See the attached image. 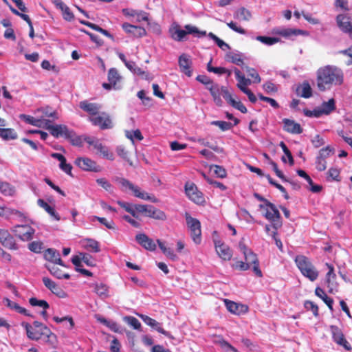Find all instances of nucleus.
<instances>
[{
  "label": "nucleus",
  "instance_id": "4d7b16f0",
  "mask_svg": "<svg viewBox=\"0 0 352 352\" xmlns=\"http://www.w3.org/2000/svg\"><path fill=\"white\" fill-rule=\"evenodd\" d=\"M135 208L139 214H142L146 217H148L151 209H152L151 205H144V204H135Z\"/></svg>",
  "mask_w": 352,
  "mask_h": 352
},
{
  "label": "nucleus",
  "instance_id": "423d86ee",
  "mask_svg": "<svg viewBox=\"0 0 352 352\" xmlns=\"http://www.w3.org/2000/svg\"><path fill=\"white\" fill-rule=\"evenodd\" d=\"M185 219L193 242L195 244H200L201 242L200 221L197 219L192 217L188 213H186Z\"/></svg>",
  "mask_w": 352,
  "mask_h": 352
},
{
  "label": "nucleus",
  "instance_id": "f704fd0d",
  "mask_svg": "<svg viewBox=\"0 0 352 352\" xmlns=\"http://www.w3.org/2000/svg\"><path fill=\"white\" fill-rule=\"evenodd\" d=\"M22 326L25 327L28 337L31 340H38L41 338L42 333L28 323H23Z\"/></svg>",
  "mask_w": 352,
  "mask_h": 352
},
{
  "label": "nucleus",
  "instance_id": "2eb2a0df",
  "mask_svg": "<svg viewBox=\"0 0 352 352\" xmlns=\"http://www.w3.org/2000/svg\"><path fill=\"white\" fill-rule=\"evenodd\" d=\"M224 303L227 309L234 314L240 315L245 314L248 311V307L247 305L236 303L228 299H225Z\"/></svg>",
  "mask_w": 352,
  "mask_h": 352
},
{
  "label": "nucleus",
  "instance_id": "393cba45",
  "mask_svg": "<svg viewBox=\"0 0 352 352\" xmlns=\"http://www.w3.org/2000/svg\"><path fill=\"white\" fill-rule=\"evenodd\" d=\"M122 13L125 16L135 17V21L138 22L148 21L147 13L144 11H138L132 9H123Z\"/></svg>",
  "mask_w": 352,
  "mask_h": 352
},
{
  "label": "nucleus",
  "instance_id": "774afa93",
  "mask_svg": "<svg viewBox=\"0 0 352 352\" xmlns=\"http://www.w3.org/2000/svg\"><path fill=\"white\" fill-rule=\"evenodd\" d=\"M96 182L98 185H100L107 191H111L112 190V185L104 178L97 179Z\"/></svg>",
  "mask_w": 352,
  "mask_h": 352
},
{
  "label": "nucleus",
  "instance_id": "4468645a",
  "mask_svg": "<svg viewBox=\"0 0 352 352\" xmlns=\"http://www.w3.org/2000/svg\"><path fill=\"white\" fill-rule=\"evenodd\" d=\"M338 27L344 33L352 30V19L348 14H340L336 18Z\"/></svg>",
  "mask_w": 352,
  "mask_h": 352
},
{
  "label": "nucleus",
  "instance_id": "a19ab883",
  "mask_svg": "<svg viewBox=\"0 0 352 352\" xmlns=\"http://www.w3.org/2000/svg\"><path fill=\"white\" fill-rule=\"evenodd\" d=\"M256 41H258L266 45H273L279 41L278 38L265 36H257L256 38Z\"/></svg>",
  "mask_w": 352,
  "mask_h": 352
},
{
  "label": "nucleus",
  "instance_id": "4c0bfd02",
  "mask_svg": "<svg viewBox=\"0 0 352 352\" xmlns=\"http://www.w3.org/2000/svg\"><path fill=\"white\" fill-rule=\"evenodd\" d=\"M94 292L102 299L107 298L109 296L108 287L102 283H96L94 285Z\"/></svg>",
  "mask_w": 352,
  "mask_h": 352
},
{
  "label": "nucleus",
  "instance_id": "aec40b11",
  "mask_svg": "<svg viewBox=\"0 0 352 352\" xmlns=\"http://www.w3.org/2000/svg\"><path fill=\"white\" fill-rule=\"evenodd\" d=\"M135 239L139 244H140L144 248L149 251H153L156 248V245L153 241L145 234H138L135 236Z\"/></svg>",
  "mask_w": 352,
  "mask_h": 352
},
{
  "label": "nucleus",
  "instance_id": "e433bc0d",
  "mask_svg": "<svg viewBox=\"0 0 352 352\" xmlns=\"http://www.w3.org/2000/svg\"><path fill=\"white\" fill-rule=\"evenodd\" d=\"M95 318L97 320V321L103 324L104 325L109 328L111 331L114 332L119 331V326L116 322L112 320H108L100 315H96Z\"/></svg>",
  "mask_w": 352,
  "mask_h": 352
},
{
  "label": "nucleus",
  "instance_id": "20e7f679",
  "mask_svg": "<svg viewBox=\"0 0 352 352\" xmlns=\"http://www.w3.org/2000/svg\"><path fill=\"white\" fill-rule=\"evenodd\" d=\"M240 251L243 254L245 261L248 264L250 268L252 265V270L254 274L258 276L262 277L263 274L259 268V261L257 255L249 249L242 241L239 244Z\"/></svg>",
  "mask_w": 352,
  "mask_h": 352
},
{
  "label": "nucleus",
  "instance_id": "6e6d98bb",
  "mask_svg": "<svg viewBox=\"0 0 352 352\" xmlns=\"http://www.w3.org/2000/svg\"><path fill=\"white\" fill-rule=\"evenodd\" d=\"M21 118L27 123L32 124L33 126L38 127V126H41L39 124V119L40 118H35L31 116L28 115H21Z\"/></svg>",
  "mask_w": 352,
  "mask_h": 352
},
{
  "label": "nucleus",
  "instance_id": "c03bdc74",
  "mask_svg": "<svg viewBox=\"0 0 352 352\" xmlns=\"http://www.w3.org/2000/svg\"><path fill=\"white\" fill-rule=\"evenodd\" d=\"M236 17L239 20L249 21L252 17V14L248 10L241 8L236 12Z\"/></svg>",
  "mask_w": 352,
  "mask_h": 352
},
{
  "label": "nucleus",
  "instance_id": "412c9836",
  "mask_svg": "<svg viewBox=\"0 0 352 352\" xmlns=\"http://www.w3.org/2000/svg\"><path fill=\"white\" fill-rule=\"evenodd\" d=\"M122 27L126 33L131 34L135 37H142L146 34V30L140 26L124 23L122 24Z\"/></svg>",
  "mask_w": 352,
  "mask_h": 352
},
{
  "label": "nucleus",
  "instance_id": "4be33fe9",
  "mask_svg": "<svg viewBox=\"0 0 352 352\" xmlns=\"http://www.w3.org/2000/svg\"><path fill=\"white\" fill-rule=\"evenodd\" d=\"M43 283L47 289L57 296L60 298L65 297V294L64 291L54 281L48 277H43Z\"/></svg>",
  "mask_w": 352,
  "mask_h": 352
},
{
  "label": "nucleus",
  "instance_id": "e2e57ef3",
  "mask_svg": "<svg viewBox=\"0 0 352 352\" xmlns=\"http://www.w3.org/2000/svg\"><path fill=\"white\" fill-rule=\"evenodd\" d=\"M116 152L118 155L123 158L124 160H126L128 162H129L130 165H132V162H130V160L128 158V151H126L125 148L123 146H118L116 148Z\"/></svg>",
  "mask_w": 352,
  "mask_h": 352
},
{
  "label": "nucleus",
  "instance_id": "49530a36",
  "mask_svg": "<svg viewBox=\"0 0 352 352\" xmlns=\"http://www.w3.org/2000/svg\"><path fill=\"white\" fill-rule=\"evenodd\" d=\"M208 36L211 39H212L221 50L225 51L230 49V46L227 43H226L223 41L218 38L213 33L210 32Z\"/></svg>",
  "mask_w": 352,
  "mask_h": 352
},
{
  "label": "nucleus",
  "instance_id": "ddd939ff",
  "mask_svg": "<svg viewBox=\"0 0 352 352\" xmlns=\"http://www.w3.org/2000/svg\"><path fill=\"white\" fill-rule=\"evenodd\" d=\"M215 250L218 256L223 261H230L232 256V251L228 245L221 241H214Z\"/></svg>",
  "mask_w": 352,
  "mask_h": 352
},
{
  "label": "nucleus",
  "instance_id": "69168bd1",
  "mask_svg": "<svg viewBox=\"0 0 352 352\" xmlns=\"http://www.w3.org/2000/svg\"><path fill=\"white\" fill-rule=\"evenodd\" d=\"M303 113L305 116L309 118H319L322 116L319 107L316 108L314 110H309L305 109L303 110Z\"/></svg>",
  "mask_w": 352,
  "mask_h": 352
},
{
  "label": "nucleus",
  "instance_id": "dca6fc26",
  "mask_svg": "<svg viewBox=\"0 0 352 352\" xmlns=\"http://www.w3.org/2000/svg\"><path fill=\"white\" fill-rule=\"evenodd\" d=\"M333 340L338 344L342 346L346 350L351 351L352 349L351 344L344 338L343 333L336 327H331Z\"/></svg>",
  "mask_w": 352,
  "mask_h": 352
},
{
  "label": "nucleus",
  "instance_id": "a211bd4d",
  "mask_svg": "<svg viewBox=\"0 0 352 352\" xmlns=\"http://www.w3.org/2000/svg\"><path fill=\"white\" fill-rule=\"evenodd\" d=\"M121 79V76L115 68H111L108 72L109 83H103L102 87L105 89H116V83Z\"/></svg>",
  "mask_w": 352,
  "mask_h": 352
},
{
  "label": "nucleus",
  "instance_id": "13d9d810",
  "mask_svg": "<svg viewBox=\"0 0 352 352\" xmlns=\"http://www.w3.org/2000/svg\"><path fill=\"white\" fill-rule=\"evenodd\" d=\"M28 248L34 253H40L43 249V243L41 241H32L28 245Z\"/></svg>",
  "mask_w": 352,
  "mask_h": 352
},
{
  "label": "nucleus",
  "instance_id": "6e6552de",
  "mask_svg": "<svg viewBox=\"0 0 352 352\" xmlns=\"http://www.w3.org/2000/svg\"><path fill=\"white\" fill-rule=\"evenodd\" d=\"M185 192L190 200L198 205H203L205 202V197L197 186L192 182H187L185 184Z\"/></svg>",
  "mask_w": 352,
  "mask_h": 352
},
{
  "label": "nucleus",
  "instance_id": "b1692460",
  "mask_svg": "<svg viewBox=\"0 0 352 352\" xmlns=\"http://www.w3.org/2000/svg\"><path fill=\"white\" fill-rule=\"evenodd\" d=\"M130 190L133 192V195L135 197L139 199L150 201L152 203H157L158 201L157 199L154 195H149L146 192L141 190V189L138 186H135L134 184L133 188H131Z\"/></svg>",
  "mask_w": 352,
  "mask_h": 352
},
{
  "label": "nucleus",
  "instance_id": "680f3d73",
  "mask_svg": "<svg viewBox=\"0 0 352 352\" xmlns=\"http://www.w3.org/2000/svg\"><path fill=\"white\" fill-rule=\"evenodd\" d=\"M118 182L121 186V189L122 191H126L127 190H131V188H133V184L126 179L120 178L118 179Z\"/></svg>",
  "mask_w": 352,
  "mask_h": 352
},
{
  "label": "nucleus",
  "instance_id": "f8f14e48",
  "mask_svg": "<svg viewBox=\"0 0 352 352\" xmlns=\"http://www.w3.org/2000/svg\"><path fill=\"white\" fill-rule=\"evenodd\" d=\"M0 243L10 250H16L18 249V245L14 237L6 229H0Z\"/></svg>",
  "mask_w": 352,
  "mask_h": 352
},
{
  "label": "nucleus",
  "instance_id": "052dcab7",
  "mask_svg": "<svg viewBox=\"0 0 352 352\" xmlns=\"http://www.w3.org/2000/svg\"><path fill=\"white\" fill-rule=\"evenodd\" d=\"M263 88L267 94L275 93L278 90V86L271 81L264 83Z\"/></svg>",
  "mask_w": 352,
  "mask_h": 352
},
{
  "label": "nucleus",
  "instance_id": "5fc2aeb1",
  "mask_svg": "<svg viewBox=\"0 0 352 352\" xmlns=\"http://www.w3.org/2000/svg\"><path fill=\"white\" fill-rule=\"evenodd\" d=\"M245 72L249 76L254 79L253 82L259 83L261 82V77L256 69H254V68L246 67Z\"/></svg>",
  "mask_w": 352,
  "mask_h": 352
},
{
  "label": "nucleus",
  "instance_id": "603ef678",
  "mask_svg": "<svg viewBox=\"0 0 352 352\" xmlns=\"http://www.w3.org/2000/svg\"><path fill=\"white\" fill-rule=\"evenodd\" d=\"M327 179L329 181L340 180V170L336 168H331L327 172Z\"/></svg>",
  "mask_w": 352,
  "mask_h": 352
},
{
  "label": "nucleus",
  "instance_id": "0eeeda50",
  "mask_svg": "<svg viewBox=\"0 0 352 352\" xmlns=\"http://www.w3.org/2000/svg\"><path fill=\"white\" fill-rule=\"evenodd\" d=\"M260 208L265 210V217L271 221L274 229L277 230L278 227L280 226V214L275 205L266 201V204L265 205H260Z\"/></svg>",
  "mask_w": 352,
  "mask_h": 352
},
{
  "label": "nucleus",
  "instance_id": "c85d7f7f",
  "mask_svg": "<svg viewBox=\"0 0 352 352\" xmlns=\"http://www.w3.org/2000/svg\"><path fill=\"white\" fill-rule=\"evenodd\" d=\"M50 133L55 138L65 137L69 138L71 132L65 125L57 124L54 125Z\"/></svg>",
  "mask_w": 352,
  "mask_h": 352
},
{
  "label": "nucleus",
  "instance_id": "72a5a7b5",
  "mask_svg": "<svg viewBox=\"0 0 352 352\" xmlns=\"http://www.w3.org/2000/svg\"><path fill=\"white\" fill-rule=\"evenodd\" d=\"M315 294L324 301L331 311H333V300L328 297L322 288L317 287L315 289Z\"/></svg>",
  "mask_w": 352,
  "mask_h": 352
},
{
  "label": "nucleus",
  "instance_id": "f257e3e1",
  "mask_svg": "<svg viewBox=\"0 0 352 352\" xmlns=\"http://www.w3.org/2000/svg\"><path fill=\"white\" fill-rule=\"evenodd\" d=\"M316 81L320 91L329 90L333 86H340L343 83L344 73L338 67L327 65L317 70Z\"/></svg>",
  "mask_w": 352,
  "mask_h": 352
},
{
  "label": "nucleus",
  "instance_id": "de8ad7c7",
  "mask_svg": "<svg viewBox=\"0 0 352 352\" xmlns=\"http://www.w3.org/2000/svg\"><path fill=\"white\" fill-rule=\"evenodd\" d=\"M30 304L33 307H40L43 308V309H47L49 308L50 305L47 301L44 300H38L36 298H31L29 300Z\"/></svg>",
  "mask_w": 352,
  "mask_h": 352
},
{
  "label": "nucleus",
  "instance_id": "338daca9",
  "mask_svg": "<svg viewBox=\"0 0 352 352\" xmlns=\"http://www.w3.org/2000/svg\"><path fill=\"white\" fill-rule=\"evenodd\" d=\"M334 6L336 8H339L344 11H349L350 8L349 6L348 0H336L334 3Z\"/></svg>",
  "mask_w": 352,
  "mask_h": 352
},
{
  "label": "nucleus",
  "instance_id": "7ed1b4c3",
  "mask_svg": "<svg viewBox=\"0 0 352 352\" xmlns=\"http://www.w3.org/2000/svg\"><path fill=\"white\" fill-rule=\"evenodd\" d=\"M84 140L85 142L89 144L90 150L95 154L111 161L114 160L113 153L111 152L109 148L104 145L99 140L91 137H86Z\"/></svg>",
  "mask_w": 352,
  "mask_h": 352
},
{
  "label": "nucleus",
  "instance_id": "a878e982",
  "mask_svg": "<svg viewBox=\"0 0 352 352\" xmlns=\"http://www.w3.org/2000/svg\"><path fill=\"white\" fill-rule=\"evenodd\" d=\"M234 74L238 81L237 87L243 92V90H248V88L247 87L251 85L252 80L249 78H246L238 69H235Z\"/></svg>",
  "mask_w": 352,
  "mask_h": 352
},
{
  "label": "nucleus",
  "instance_id": "1a4fd4ad",
  "mask_svg": "<svg viewBox=\"0 0 352 352\" xmlns=\"http://www.w3.org/2000/svg\"><path fill=\"white\" fill-rule=\"evenodd\" d=\"M14 235L23 241H28L33 238L35 230L29 225H16L11 229Z\"/></svg>",
  "mask_w": 352,
  "mask_h": 352
},
{
  "label": "nucleus",
  "instance_id": "ea45409f",
  "mask_svg": "<svg viewBox=\"0 0 352 352\" xmlns=\"http://www.w3.org/2000/svg\"><path fill=\"white\" fill-rule=\"evenodd\" d=\"M148 217L162 221H164L166 219V214L163 211L157 209L153 206H152V209H151Z\"/></svg>",
  "mask_w": 352,
  "mask_h": 352
},
{
  "label": "nucleus",
  "instance_id": "39448f33",
  "mask_svg": "<svg viewBox=\"0 0 352 352\" xmlns=\"http://www.w3.org/2000/svg\"><path fill=\"white\" fill-rule=\"evenodd\" d=\"M184 29L175 28L172 33V38L175 41H182L185 39L187 34H192L198 38L204 36L206 34L205 31H200L197 27L192 25H186Z\"/></svg>",
  "mask_w": 352,
  "mask_h": 352
},
{
  "label": "nucleus",
  "instance_id": "bf43d9fd",
  "mask_svg": "<svg viewBox=\"0 0 352 352\" xmlns=\"http://www.w3.org/2000/svg\"><path fill=\"white\" fill-rule=\"evenodd\" d=\"M124 320L134 329H140L141 327L140 321L133 316H126L124 318Z\"/></svg>",
  "mask_w": 352,
  "mask_h": 352
},
{
  "label": "nucleus",
  "instance_id": "f03ea898",
  "mask_svg": "<svg viewBox=\"0 0 352 352\" xmlns=\"http://www.w3.org/2000/svg\"><path fill=\"white\" fill-rule=\"evenodd\" d=\"M294 261L297 267L305 278L311 282L318 279L319 272L309 258L304 255H298Z\"/></svg>",
  "mask_w": 352,
  "mask_h": 352
},
{
  "label": "nucleus",
  "instance_id": "37998d69",
  "mask_svg": "<svg viewBox=\"0 0 352 352\" xmlns=\"http://www.w3.org/2000/svg\"><path fill=\"white\" fill-rule=\"evenodd\" d=\"M210 124L218 126L223 131H228L233 126L232 123L221 120L212 121Z\"/></svg>",
  "mask_w": 352,
  "mask_h": 352
},
{
  "label": "nucleus",
  "instance_id": "8fccbe9b",
  "mask_svg": "<svg viewBox=\"0 0 352 352\" xmlns=\"http://www.w3.org/2000/svg\"><path fill=\"white\" fill-rule=\"evenodd\" d=\"M126 137L131 140L133 144H134V140H138L141 141L143 140V135H142L141 131L139 129H136L135 131H127Z\"/></svg>",
  "mask_w": 352,
  "mask_h": 352
},
{
  "label": "nucleus",
  "instance_id": "9d476101",
  "mask_svg": "<svg viewBox=\"0 0 352 352\" xmlns=\"http://www.w3.org/2000/svg\"><path fill=\"white\" fill-rule=\"evenodd\" d=\"M88 120L91 122L93 125L99 126L100 129L102 130L113 127L111 120L109 116L105 112L99 113L95 116H89Z\"/></svg>",
  "mask_w": 352,
  "mask_h": 352
},
{
  "label": "nucleus",
  "instance_id": "9b49d317",
  "mask_svg": "<svg viewBox=\"0 0 352 352\" xmlns=\"http://www.w3.org/2000/svg\"><path fill=\"white\" fill-rule=\"evenodd\" d=\"M75 164L77 166L83 170L99 172L100 167L97 165L96 162L88 157H78Z\"/></svg>",
  "mask_w": 352,
  "mask_h": 352
},
{
  "label": "nucleus",
  "instance_id": "f3484780",
  "mask_svg": "<svg viewBox=\"0 0 352 352\" xmlns=\"http://www.w3.org/2000/svg\"><path fill=\"white\" fill-rule=\"evenodd\" d=\"M79 107L84 111L87 112L89 116H95L100 113L101 106L97 103H92L88 100L80 102Z\"/></svg>",
  "mask_w": 352,
  "mask_h": 352
},
{
  "label": "nucleus",
  "instance_id": "2f4dec72",
  "mask_svg": "<svg viewBox=\"0 0 352 352\" xmlns=\"http://www.w3.org/2000/svg\"><path fill=\"white\" fill-rule=\"evenodd\" d=\"M321 115H329L336 109V102L333 98L329 99L327 102H324L319 107Z\"/></svg>",
  "mask_w": 352,
  "mask_h": 352
},
{
  "label": "nucleus",
  "instance_id": "5701e85b",
  "mask_svg": "<svg viewBox=\"0 0 352 352\" xmlns=\"http://www.w3.org/2000/svg\"><path fill=\"white\" fill-rule=\"evenodd\" d=\"M140 318L144 321L145 324L155 329L159 333L167 336L170 337V333L165 331L161 326V324L156 321L155 320L151 318V317L145 315H141Z\"/></svg>",
  "mask_w": 352,
  "mask_h": 352
},
{
  "label": "nucleus",
  "instance_id": "0e129e2a",
  "mask_svg": "<svg viewBox=\"0 0 352 352\" xmlns=\"http://www.w3.org/2000/svg\"><path fill=\"white\" fill-rule=\"evenodd\" d=\"M94 218L96 219L100 223L103 224L108 229H115V223L113 221H108L106 218L96 216Z\"/></svg>",
  "mask_w": 352,
  "mask_h": 352
},
{
  "label": "nucleus",
  "instance_id": "473e14b6",
  "mask_svg": "<svg viewBox=\"0 0 352 352\" xmlns=\"http://www.w3.org/2000/svg\"><path fill=\"white\" fill-rule=\"evenodd\" d=\"M82 245L83 248L87 250H90L96 253L100 251L99 243L94 239H85L82 241Z\"/></svg>",
  "mask_w": 352,
  "mask_h": 352
},
{
  "label": "nucleus",
  "instance_id": "09e8293b",
  "mask_svg": "<svg viewBox=\"0 0 352 352\" xmlns=\"http://www.w3.org/2000/svg\"><path fill=\"white\" fill-rule=\"evenodd\" d=\"M126 67L133 74H137L138 76H143L145 74V72L142 70L133 61H129V63H126Z\"/></svg>",
  "mask_w": 352,
  "mask_h": 352
},
{
  "label": "nucleus",
  "instance_id": "58836bf2",
  "mask_svg": "<svg viewBox=\"0 0 352 352\" xmlns=\"http://www.w3.org/2000/svg\"><path fill=\"white\" fill-rule=\"evenodd\" d=\"M0 137L4 140H15L17 138V133L12 129L0 128Z\"/></svg>",
  "mask_w": 352,
  "mask_h": 352
},
{
  "label": "nucleus",
  "instance_id": "cd10ccee",
  "mask_svg": "<svg viewBox=\"0 0 352 352\" xmlns=\"http://www.w3.org/2000/svg\"><path fill=\"white\" fill-rule=\"evenodd\" d=\"M296 93L302 98H309L312 96V89L308 81H304L298 85L296 88Z\"/></svg>",
  "mask_w": 352,
  "mask_h": 352
},
{
  "label": "nucleus",
  "instance_id": "79ce46f5",
  "mask_svg": "<svg viewBox=\"0 0 352 352\" xmlns=\"http://www.w3.org/2000/svg\"><path fill=\"white\" fill-rule=\"evenodd\" d=\"M47 268L53 276L59 279H69L70 278V275L69 274L63 273L60 269H58L57 267L54 265L51 267H48Z\"/></svg>",
  "mask_w": 352,
  "mask_h": 352
},
{
  "label": "nucleus",
  "instance_id": "864d4df0",
  "mask_svg": "<svg viewBox=\"0 0 352 352\" xmlns=\"http://www.w3.org/2000/svg\"><path fill=\"white\" fill-rule=\"evenodd\" d=\"M226 59L228 61H230L237 65H241L243 63L241 56L234 53H230L229 54H227Z\"/></svg>",
  "mask_w": 352,
  "mask_h": 352
},
{
  "label": "nucleus",
  "instance_id": "7c9ffc66",
  "mask_svg": "<svg viewBox=\"0 0 352 352\" xmlns=\"http://www.w3.org/2000/svg\"><path fill=\"white\" fill-rule=\"evenodd\" d=\"M190 60L187 55L182 54L179 56V65L181 68V71L188 76L192 75V72L190 69Z\"/></svg>",
  "mask_w": 352,
  "mask_h": 352
},
{
  "label": "nucleus",
  "instance_id": "3c124183",
  "mask_svg": "<svg viewBox=\"0 0 352 352\" xmlns=\"http://www.w3.org/2000/svg\"><path fill=\"white\" fill-rule=\"evenodd\" d=\"M334 149L330 146H327L319 151L318 157L326 160V158L329 157L331 154H333Z\"/></svg>",
  "mask_w": 352,
  "mask_h": 352
},
{
  "label": "nucleus",
  "instance_id": "6ab92c4d",
  "mask_svg": "<svg viewBox=\"0 0 352 352\" xmlns=\"http://www.w3.org/2000/svg\"><path fill=\"white\" fill-rule=\"evenodd\" d=\"M283 129L292 134H300L302 132V129L300 124L293 120L284 118L283 120Z\"/></svg>",
  "mask_w": 352,
  "mask_h": 352
},
{
  "label": "nucleus",
  "instance_id": "bb28decb",
  "mask_svg": "<svg viewBox=\"0 0 352 352\" xmlns=\"http://www.w3.org/2000/svg\"><path fill=\"white\" fill-rule=\"evenodd\" d=\"M44 257L48 261L64 266L62 260L60 259L59 252L54 249L48 248L46 250L44 253Z\"/></svg>",
  "mask_w": 352,
  "mask_h": 352
},
{
  "label": "nucleus",
  "instance_id": "a18cd8bd",
  "mask_svg": "<svg viewBox=\"0 0 352 352\" xmlns=\"http://www.w3.org/2000/svg\"><path fill=\"white\" fill-rule=\"evenodd\" d=\"M0 192L6 196H12L15 190L9 183L4 182L0 188Z\"/></svg>",
  "mask_w": 352,
  "mask_h": 352
},
{
  "label": "nucleus",
  "instance_id": "c756f323",
  "mask_svg": "<svg viewBox=\"0 0 352 352\" xmlns=\"http://www.w3.org/2000/svg\"><path fill=\"white\" fill-rule=\"evenodd\" d=\"M207 89H208L210 91L216 104L218 106H221L222 104V100L221 98V87L218 84L213 82L210 87H208V88Z\"/></svg>",
  "mask_w": 352,
  "mask_h": 352
},
{
  "label": "nucleus",
  "instance_id": "c9c22d12",
  "mask_svg": "<svg viewBox=\"0 0 352 352\" xmlns=\"http://www.w3.org/2000/svg\"><path fill=\"white\" fill-rule=\"evenodd\" d=\"M37 204L41 208H43L51 217H54L56 221L60 220V217L56 212L54 208L53 207L50 206L43 199H38Z\"/></svg>",
  "mask_w": 352,
  "mask_h": 352
}]
</instances>
